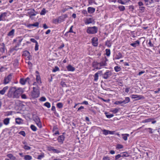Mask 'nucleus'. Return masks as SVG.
Instances as JSON below:
<instances>
[{"label": "nucleus", "mask_w": 160, "mask_h": 160, "mask_svg": "<svg viewBox=\"0 0 160 160\" xmlns=\"http://www.w3.org/2000/svg\"><path fill=\"white\" fill-rule=\"evenodd\" d=\"M23 92V90L21 88H17L16 87H11L9 89L7 96L11 99L18 98Z\"/></svg>", "instance_id": "f257e3e1"}, {"label": "nucleus", "mask_w": 160, "mask_h": 160, "mask_svg": "<svg viewBox=\"0 0 160 160\" xmlns=\"http://www.w3.org/2000/svg\"><path fill=\"white\" fill-rule=\"evenodd\" d=\"M33 90L32 92V96L33 98L38 97L40 95V91L39 87L38 86L33 88Z\"/></svg>", "instance_id": "f03ea898"}, {"label": "nucleus", "mask_w": 160, "mask_h": 160, "mask_svg": "<svg viewBox=\"0 0 160 160\" xmlns=\"http://www.w3.org/2000/svg\"><path fill=\"white\" fill-rule=\"evenodd\" d=\"M98 28L96 26L92 27H88L87 30V32L88 34H94L97 32Z\"/></svg>", "instance_id": "7ed1b4c3"}, {"label": "nucleus", "mask_w": 160, "mask_h": 160, "mask_svg": "<svg viewBox=\"0 0 160 160\" xmlns=\"http://www.w3.org/2000/svg\"><path fill=\"white\" fill-rule=\"evenodd\" d=\"M13 75V74L12 73H11L7 77H5L3 80V83L4 84H6L9 83L12 79Z\"/></svg>", "instance_id": "20e7f679"}, {"label": "nucleus", "mask_w": 160, "mask_h": 160, "mask_svg": "<svg viewBox=\"0 0 160 160\" xmlns=\"http://www.w3.org/2000/svg\"><path fill=\"white\" fill-rule=\"evenodd\" d=\"M28 11L27 12L30 18L32 19V17L33 16H35L38 13L37 12H36L34 9H29L28 10Z\"/></svg>", "instance_id": "39448f33"}, {"label": "nucleus", "mask_w": 160, "mask_h": 160, "mask_svg": "<svg viewBox=\"0 0 160 160\" xmlns=\"http://www.w3.org/2000/svg\"><path fill=\"white\" fill-rule=\"evenodd\" d=\"M112 75V72L111 71L107 70L104 74H102V77L105 79L108 78Z\"/></svg>", "instance_id": "423d86ee"}, {"label": "nucleus", "mask_w": 160, "mask_h": 160, "mask_svg": "<svg viewBox=\"0 0 160 160\" xmlns=\"http://www.w3.org/2000/svg\"><path fill=\"white\" fill-rule=\"evenodd\" d=\"M146 5L149 7H152L154 6L152 4L154 2V0H144Z\"/></svg>", "instance_id": "0eeeda50"}, {"label": "nucleus", "mask_w": 160, "mask_h": 160, "mask_svg": "<svg viewBox=\"0 0 160 160\" xmlns=\"http://www.w3.org/2000/svg\"><path fill=\"white\" fill-rule=\"evenodd\" d=\"M92 66L94 68V69H93V70H94L95 69H100L101 68L100 67L99 62H94L92 63Z\"/></svg>", "instance_id": "6e6552de"}, {"label": "nucleus", "mask_w": 160, "mask_h": 160, "mask_svg": "<svg viewBox=\"0 0 160 160\" xmlns=\"http://www.w3.org/2000/svg\"><path fill=\"white\" fill-rule=\"evenodd\" d=\"M68 16L67 14L63 15L60 17H59L58 18L60 23L64 21L65 19L67 18Z\"/></svg>", "instance_id": "1a4fd4ad"}, {"label": "nucleus", "mask_w": 160, "mask_h": 160, "mask_svg": "<svg viewBox=\"0 0 160 160\" xmlns=\"http://www.w3.org/2000/svg\"><path fill=\"white\" fill-rule=\"evenodd\" d=\"M98 39L97 38H93L92 39V45L95 46L97 47L98 45Z\"/></svg>", "instance_id": "9d476101"}, {"label": "nucleus", "mask_w": 160, "mask_h": 160, "mask_svg": "<svg viewBox=\"0 0 160 160\" xmlns=\"http://www.w3.org/2000/svg\"><path fill=\"white\" fill-rule=\"evenodd\" d=\"M66 68L69 71L73 72L75 70V68L70 64L67 66Z\"/></svg>", "instance_id": "9b49d317"}, {"label": "nucleus", "mask_w": 160, "mask_h": 160, "mask_svg": "<svg viewBox=\"0 0 160 160\" xmlns=\"http://www.w3.org/2000/svg\"><path fill=\"white\" fill-rule=\"evenodd\" d=\"M131 98L132 99H135L136 100H139L142 98L141 96L140 95L134 94L132 95Z\"/></svg>", "instance_id": "f8f14e48"}, {"label": "nucleus", "mask_w": 160, "mask_h": 160, "mask_svg": "<svg viewBox=\"0 0 160 160\" xmlns=\"http://www.w3.org/2000/svg\"><path fill=\"white\" fill-rule=\"evenodd\" d=\"M64 140V137L63 135H62L59 136L58 138V140L59 142L62 143Z\"/></svg>", "instance_id": "ddd939ff"}, {"label": "nucleus", "mask_w": 160, "mask_h": 160, "mask_svg": "<svg viewBox=\"0 0 160 160\" xmlns=\"http://www.w3.org/2000/svg\"><path fill=\"white\" fill-rule=\"evenodd\" d=\"M92 19L91 18H89L86 19L85 21V23L86 24H88L92 23Z\"/></svg>", "instance_id": "4468645a"}, {"label": "nucleus", "mask_w": 160, "mask_h": 160, "mask_svg": "<svg viewBox=\"0 0 160 160\" xmlns=\"http://www.w3.org/2000/svg\"><path fill=\"white\" fill-rule=\"evenodd\" d=\"M140 44V41L139 40L136 41L134 43L130 44V45L132 46L135 47L137 46H139Z\"/></svg>", "instance_id": "2eb2a0df"}, {"label": "nucleus", "mask_w": 160, "mask_h": 160, "mask_svg": "<svg viewBox=\"0 0 160 160\" xmlns=\"http://www.w3.org/2000/svg\"><path fill=\"white\" fill-rule=\"evenodd\" d=\"M7 14V13L6 12L2 13L0 15V21L4 20V19H5V18Z\"/></svg>", "instance_id": "dca6fc26"}, {"label": "nucleus", "mask_w": 160, "mask_h": 160, "mask_svg": "<svg viewBox=\"0 0 160 160\" xmlns=\"http://www.w3.org/2000/svg\"><path fill=\"white\" fill-rule=\"evenodd\" d=\"M8 88V86H6L3 88L2 90L0 91V94L1 95L4 94Z\"/></svg>", "instance_id": "f3484780"}, {"label": "nucleus", "mask_w": 160, "mask_h": 160, "mask_svg": "<svg viewBox=\"0 0 160 160\" xmlns=\"http://www.w3.org/2000/svg\"><path fill=\"white\" fill-rule=\"evenodd\" d=\"M48 150L49 151H53L54 152L58 153L60 152V151L56 149H55L53 147H50L49 148Z\"/></svg>", "instance_id": "a211bd4d"}, {"label": "nucleus", "mask_w": 160, "mask_h": 160, "mask_svg": "<svg viewBox=\"0 0 160 160\" xmlns=\"http://www.w3.org/2000/svg\"><path fill=\"white\" fill-rule=\"evenodd\" d=\"M10 119L9 118H6L4 119L3 121V123L5 125H8L10 122Z\"/></svg>", "instance_id": "6ab92c4d"}, {"label": "nucleus", "mask_w": 160, "mask_h": 160, "mask_svg": "<svg viewBox=\"0 0 160 160\" xmlns=\"http://www.w3.org/2000/svg\"><path fill=\"white\" fill-rule=\"evenodd\" d=\"M22 119L20 118H17L16 119V123L18 124H22Z\"/></svg>", "instance_id": "aec40b11"}, {"label": "nucleus", "mask_w": 160, "mask_h": 160, "mask_svg": "<svg viewBox=\"0 0 160 160\" xmlns=\"http://www.w3.org/2000/svg\"><path fill=\"white\" fill-rule=\"evenodd\" d=\"M129 1L130 0H118V2L122 4H124L126 2H129Z\"/></svg>", "instance_id": "412c9836"}, {"label": "nucleus", "mask_w": 160, "mask_h": 160, "mask_svg": "<svg viewBox=\"0 0 160 160\" xmlns=\"http://www.w3.org/2000/svg\"><path fill=\"white\" fill-rule=\"evenodd\" d=\"M99 64L100 67L101 68L102 67L106 66L107 65L106 61H102L100 62H99Z\"/></svg>", "instance_id": "4be33fe9"}, {"label": "nucleus", "mask_w": 160, "mask_h": 160, "mask_svg": "<svg viewBox=\"0 0 160 160\" xmlns=\"http://www.w3.org/2000/svg\"><path fill=\"white\" fill-rule=\"evenodd\" d=\"M88 12L89 13H92L95 11V9L89 7L88 9Z\"/></svg>", "instance_id": "5701e85b"}, {"label": "nucleus", "mask_w": 160, "mask_h": 160, "mask_svg": "<svg viewBox=\"0 0 160 160\" xmlns=\"http://www.w3.org/2000/svg\"><path fill=\"white\" fill-rule=\"evenodd\" d=\"M122 53L121 52H119V53H118V54H117L116 55L115 58L116 59H118L122 58Z\"/></svg>", "instance_id": "b1692460"}, {"label": "nucleus", "mask_w": 160, "mask_h": 160, "mask_svg": "<svg viewBox=\"0 0 160 160\" xmlns=\"http://www.w3.org/2000/svg\"><path fill=\"white\" fill-rule=\"evenodd\" d=\"M65 80V79H62L61 80V81L60 82V84L63 87H67V86L66 84V83L64 82V81Z\"/></svg>", "instance_id": "393cba45"}, {"label": "nucleus", "mask_w": 160, "mask_h": 160, "mask_svg": "<svg viewBox=\"0 0 160 160\" xmlns=\"http://www.w3.org/2000/svg\"><path fill=\"white\" fill-rule=\"evenodd\" d=\"M122 137L123 139L125 141H126L127 140V137L129 136V134H122Z\"/></svg>", "instance_id": "a878e982"}, {"label": "nucleus", "mask_w": 160, "mask_h": 160, "mask_svg": "<svg viewBox=\"0 0 160 160\" xmlns=\"http://www.w3.org/2000/svg\"><path fill=\"white\" fill-rule=\"evenodd\" d=\"M32 158V156L29 155H25L24 156V159L25 160H31Z\"/></svg>", "instance_id": "bb28decb"}, {"label": "nucleus", "mask_w": 160, "mask_h": 160, "mask_svg": "<svg viewBox=\"0 0 160 160\" xmlns=\"http://www.w3.org/2000/svg\"><path fill=\"white\" fill-rule=\"evenodd\" d=\"M154 119L152 118H149L148 119H146L144 120L142 122L143 123H146L150 122L152 121Z\"/></svg>", "instance_id": "cd10ccee"}, {"label": "nucleus", "mask_w": 160, "mask_h": 160, "mask_svg": "<svg viewBox=\"0 0 160 160\" xmlns=\"http://www.w3.org/2000/svg\"><path fill=\"white\" fill-rule=\"evenodd\" d=\"M130 99L128 97H127L125 98V100L122 101V102H123V103L125 104L129 102H130Z\"/></svg>", "instance_id": "c85d7f7f"}, {"label": "nucleus", "mask_w": 160, "mask_h": 160, "mask_svg": "<svg viewBox=\"0 0 160 160\" xmlns=\"http://www.w3.org/2000/svg\"><path fill=\"white\" fill-rule=\"evenodd\" d=\"M36 77H37V78H36V81H37V83H39V84H41V83H42V82H41V78H40V76H38V75H36Z\"/></svg>", "instance_id": "c756f323"}, {"label": "nucleus", "mask_w": 160, "mask_h": 160, "mask_svg": "<svg viewBox=\"0 0 160 160\" xmlns=\"http://www.w3.org/2000/svg\"><path fill=\"white\" fill-rule=\"evenodd\" d=\"M57 107L59 108H62L63 105L62 103L59 102L57 103Z\"/></svg>", "instance_id": "7c9ffc66"}, {"label": "nucleus", "mask_w": 160, "mask_h": 160, "mask_svg": "<svg viewBox=\"0 0 160 160\" xmlns=\"http://www.w3.org/2000/svg\"><path fill=\"white\" fill-rule=\"evenodd\" d=\"M14 32V29H12V30L10 31L8 34V36H11L13 35Z\"/></svg>", "instance_id": "2f4dec72"}, {"label": "nucleus", "mask_w": 160, "mask_h": 160, "mask_svg": "<svg viewBox=\"0 0 160 160\" xmlns=\"http://www.w3.org/2000/svg\"><path fill=\"white\" fill-rule=\"evenodd\" d=\"M105 114H106V117L108 118H110L114 116L113 114H108V112H105Z\"/></svg>", "instance_id": "473e14b6"}, {"label": "nucleus", "mask_w": 160, "mask_h": 160, "mask_svg": "<svg viewBox=\"0 0 160 160\" xmlns=\"http://www.w3.org/2000/svg\"><path fill=\"white\" fill-rule=\"evenodd\" d=\"M114 70L116 72H118L120 71L121 69L120 67L118 66H115L114 68Z\"/></svg>", "instance_id": "72a5a7b5"}, {"label": "nucleus", "mask_w": 160, "mask_h": 160, "mask_svg": "<svg viewBox=\"0 0 160 160\" xmlns=\"http://www.w3.org/2000/svg\"><path fill=\"white\" fill-rule=\"evenodd\" d=\"M118 8H119L120 11H123L125 9V8L124 6L122 5L119 6L118 7Z\"/></svg>", "instance_id": "f704fd0d"}, {"label": "nucleus", "mask_w": 160, "mask_h": 160, "mask_svg": "<svg viewBox=\"0 0 160 160\" xmlns=\"http://www.w3.org/2000/svg\"><path fill=\"white\" fill-rule=\"evenodd\" d=\"M30 128L33 131H36L37 130V128L34 125H31L30 126Z\"/></svg>", "instance_id": "c9c22d12"}, {"label": "nucleus", "mask_w": 160, "mask_h": 160, "mask_svg": "<svg viewBox=\"0 0 160 160\" xmlns=\"http://www.w3.org/2000/svg\"><path fill=\"white\" fill-rule=\"evenodd\" d=\"M105 45L108 47H110L111 46V43L109 41L107 40L105 42Z\"/></svg>", "instance_id": "e433bc0d"}, {"label": "nucleus", "mask_w": 160, "mask_h": 160, "mask_svg": "<svg viewBox=\"0 0 160 160\" xmlns=\"http://www.w3.org/2000/svg\"><path fill=\"white\" fill-rule=\"evenodd\" d=\"M121 155L122 157H127L129 156V154L126 152H123Z\"/></svg>", "instance_id": "4c0bfd02"}, {"label": "nucleus", "mask_w": 160, "mask_h": 160, "mask_svg": "<svg viewBox=\"0 0 160 160\" xmlns=\"http://www.w3.org/2000/svg\"><path fill=\"white\" fill-rule=\"evenodd\" d=\"M20 82L22 85H24L26 82V80L23 78H21L20 80Z\"/></svg>", "instance_id": "58836bf2"}, {"label": "nucleus", "mask_w": 160, "mask_h": 160, "mask_svg": "<svg viewBox=\"0 0 160 160\" xmlns=\"http://www.w3.org/2000/svg\"><path fill=\"white\" fill-rule=\"evenodd\" d=\"M106 52V55L108 57L109 56L110 54V50L109 49H107L105 50Z\"/></svg>", "instance_id": "ea45409f"}, {"label": "nucleus", "mask_w": 160, "mask_h": 160, "mask_svg": "<svg viewBox=\"0 0 160 160\" xmlns=\"http://www.w3.org/2000/svg\"><path fill=\"white\" fill-rule=\"evenodd\" d=\"M34 120L36 122V123L40 121L39 118L38 116H36L34 117Z\"/></svg>", "instance_id": "a19ab883"}, {"label": "nucleus", "mask_w": 160, "mask_h": 160, "mask_svg": "<svg viewBox=\"0 0 160 160\" xmlns=\"http://www.w3.org/2000/svg\"><path fill=\"white\" fill-rule=\"evenodd\" d=\"M145 8L144 7H139V10L141 12H143L145 11Z\"/></svg>", "instance_id": "79ce46f5"}, {"label": "nucleus", "mask_w": 160, "mask_h": 160, "mask_svg": "<svg viewBox=\"0 0 160 160\" xmlns=\"http://www.w3.org/2000/svg\"><path fill=\"white\" fill-rule=\"evenodd\" d=\"M46 13V10L44 8H43V9L41 11V12L40 13V14L41 15H45Z\"/></svg>", "instance_id": "37998d69"}, {"label": "nucleus", "mask_w": 160, "mask_h": 160, "mask_svg": "<svg viewBox=\"0 0 160 160\" xmlns=\"http://www.w3.org/2000/svg\"><path fill=\"white\" fill-rule=\"evenodd\" d=\"M30 53L29 52L25 51L23 52V55L26 56H28L29 55Z\"/></svg>", "instance_id": "c03bdc74"}, {"label": "nucleus", "mask_w": 160, "mask_h": 160, "mask_svg": "<svg viewBox=\"0 0 160 160\" xmlns=\"http://www.w3.org/2000/svg\"><path fill=\"white\" fill-rule=\"evenodd\" d=\"M44 105L48 108H50L51 107L50 104V103L48 102L45 103L44 104Z\"/></svg>", "instance_id": "a18cd8bd"}, {"label": "nucleus", "mask_w": 160, "mask_h": 160, "mask_svg": "<svg viewBox=\"0 0 160 160\" xmlns=\"http://www.w3.org/2000/svg\"><path fill=\"white\" fill-rule=\"evenodd\" d=\"M98 75L97 73L94 75V80L97 81L98 79Z\"/></svg>", "instance_id": "49530a36"}, {"label": "nucleus", "mask_w": 160, "mask_h": 160, "mask_svg": "<svg viewBox=\"0 0 160 160\" xmlns=\"http://www.w3.org/2000/svg\"><path fill=\"white\" fill-rule=\"evenodd\" d=\"M59 69L57 66H55V68L53 69L52 72H55L57 71H59Z\"/></svg>", "instance_id": "de8ad7c7"}, {"label": "nucleus", "mask_w": 160, "mask_h": 160, "mask_svg": "<svg viewBox=\"0 0 160 160\" xmlns=\"http://www.w3.org/2000/svg\"><path fill=\"white\" fill-rule=\"evenodd\" d=\"M102 131L103 134H104L105 135H107L108 134V130L104 129Z\"/></svg>", "instance_id": "09e8293b"}, {"label": "nucleus", "mask_w": 160, "mask_h": 160, "mask_svg": "<svg viewBox=\"0 0 160 160\" xmlns=\"http://www.w3.org/2000/svg\"><path fill=\"white\" fill-rule=\"evenodd\" d=\"M59 20H58V18H57L53 20V23H54L55 24H57L58 23H59Z\"/></svg>", "instance_id": "8fccbe9b"}, {"label": "nucleus", "mask_w": 160, "mask_h": 160, "mask_svg": "<svg viewBox=\"0 0 160 160\" xmlns=\"http://www.w3.org/2000/svg\"><path fill=\"white\" fill-rule=\"evenodd\" d=\"M114 104L116 105H118L120 104H121L123 103L122 102V101H117L114 102Z\"/></svg>", "instance_id": "3c124183"}, {"label": "nucleus", "mask_w": 160, "mask_h": 160, "mask_svg": "<svg viewBox=\"0 0 160 160\" xmlns=\"http://www.w3.org/2000/svg\"><path fill=\"white\" fill-rule=\"evenodd\" d=\"M73 27V26H72L70 28V29H69V30L67 32V33H69V32H72V33H75V32H73V30H72V28Z\"/></svg>", "instance_id": "603ef678"}, {"label": "nucleus", "mask_w": 160, "mask_h": 160, "mask_svg": "<svg viewBox=\"0 0 160 160\" xmlns=\"http://www.w3.org/2000/svg\"><path fill=\"white\" fill-rule=\"evenodd\" d=\"M19 134L21 135H22L24 137H25L26 136V133L24 131H22L20 132H19Z\"/></svg>", "instance_id": "864d4df0"}, {"label": "nucleus", "mask_w": 160, "mask_h": 160, "mask_svg": "<svg viewBox=\"0 0 160 160\" xmlns=\"http://www.w3.org/2000/svg\"><path fill=\"white\" fill-rule=\"evenodd\" d=\"M23 148L25 150H29L31 148L30 147L26 145H25Z\"/></svg>", "instance_id": "5fc2aeb1"}, {"label": "nucleus", "mask_w": 160, "mask_h": 160, "mask_svg": "<svg viewBox=\"0 0 160 160\" xmlns=\"http://www.w3.org/2000/svg\"><path fill=\"white\" fill-rule=\"evenodd\" d=\"M7 69V68H6L2 67L0 68V72H2L5 70H6Z\"/></svg>", "instance_id": "6e6d98bb"}, {"label": "nucleus", "mask_w": 160, "mask_h": 160, "mask_svg": "<svg viewBox=\"0 0 160 160\" xmlns=\"http://www.w3.org/2000/svg\"><path fill=\"white\" fill-rule=\"evenodd\" d=\"M0 51L2 53L4 52H5V47H2L0 48Z\"/></svg>", "instance_id": "4d7b16f0"}, {"label": "nucleus", "mask_w": 160, "mask_h": 160, "mask_svg": "<svg viewBox=\"0 0 160 160\" xmlns=\"http://www.w3.org/2000/svg\"><path fill=\"white\" fill-rule=\"evenodd\" d=\"M44 157V155L43 154H41V155H38V156L37 158L38 159H41L42 158Z\"/></svg>", "instance_id": "13d9d810"}, {"label": "nucleus", "mask_w": 160, "mask_h": 160, "mask_svg": "<svg viewBox=\"0 0 160 160\" xmlns=\"http://www.w3.org/2000/svg\"><path fill=\"white\" fill-rule=\"evenodd\" d=\"M119 109L115 108L114 109L112 112L114 113H117L118 111H119Z\"/></svg>", "instance_id": "bf43d9fd"}, {"label": "nucleus", "mask_w": 160, "mask_h": 160, "mask_svg": "<svg viewBox=\"0 0 160 160\" xmlns=\"http://www.w3.org/2000/svg\"><path fill=\"white\" fill-rule=\"evenodd\" d=\"M39 23L38 22H36L35 23L32 24V26L36 27H38L39 25Z\"/></svg>", "instance_id": "052dcab7"}, {"label": "nucleus", "mask_w": 160, "mask_h": 160, "mask_svg": "<svg viewBox=\"0 0 160 160\" xmlns=\"http://www.w3.org/2000/svg\"><path fill=\"white\" fill-rule=\"evenodd\" d=\"M38 43H36V44H35V51H37L38 50Z\"/></svg>", "instance_id": "680f3d73"}, {"label": "nucleus", "mask_w": 160, "mask_h": 160, "mask_svg": "<svg viewBox=\"0 0 160 160\" xmlns=\"http://www.w3.org/2000/svg\"><path fill=\"white\" fill-rule=\"evenodd\" d=\"M36 123L39 127L40 128L42 127V126L41 125V123L40 121L38 122H36Z\"/></svg>", "instance_id": "e2e57ef3"}, {"label": "nucleus", "mask_w": 160, "mask_h": 160, "mask_svg": "<svg viewBox=\"0 0 160 160\" xmlns=\"http://www.w3.org/2000/svg\"><path fill=\"white\" fill-rule=\"evenodd\" d=\"M103 160H110V158L108 156H104L103 158Z\"/></svg>", "instance_id": "0e129e2a"}, {"label": "nucleus", "mask_w": 160, "mask_h": 160, "mask_svg": "<svg viewBox=\"0 0 160 160\" xmlns=\"http://www.w3.org/2000/svg\"><path fill=\"white\" fill-rule=\"evenodd\" d=\"M21 97L22 99H26L27 98V97L25 94H22Z\"/></svg>", "instance_id": "69168bd1"}, {"label": "nucleus", "mask_w": 160, "mask_h": 160, "mask_svg": "<svg viewBox=\"0 0 160 160\" xmlns=\"http://www.w3.org/2000/svg\"><path fill=\"white\" fill-rule=\"evenodd\" d=\"M121 157H122L121 154H119L117 155H116L115 156V160H117L118 159V158H120Z\"/></svg>", "instance_id": "338daca9"}, {"label": "nucleus", "mask_w": 160, "mask_h": 160, "mask_svg": "<svg viewBox=\"0 0 160 160\" xmlns=\"http://www.w3.org/2000/svg\"><path fill=\"white\" fill-rule=\"evenodd\" d=\"M46 98L44 97H42L40 99V100L41 101H45L46 100Z\"/></svg>", "instance_id": "774afa93"}]
</instances>
